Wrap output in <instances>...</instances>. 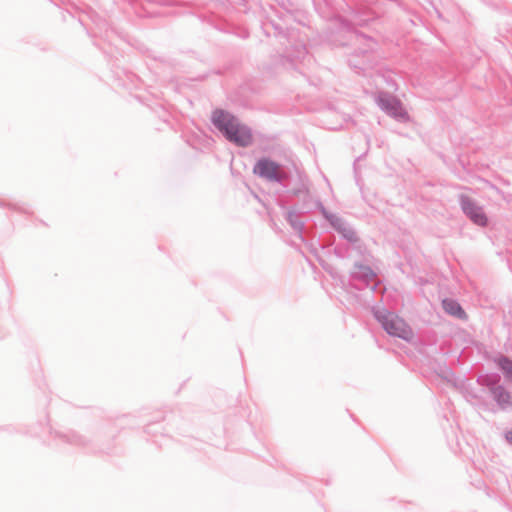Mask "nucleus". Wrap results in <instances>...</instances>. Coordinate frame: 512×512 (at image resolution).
<instances>
[{"instance_id":"nucleus-1","label":"nucleus","mask_w":512,"mask_h":512,"mask_svg":"<svg viewBox=\"0 0 512 512\" xmlns=\"http://www.w3.org/2000/svg\"><path fill=\"white\" fill-rule=\"evenodd\" d=\"M211 120L216 128L224 134L228 141L241 147H246L252 144L253 134L251 129L241 123L231 113L222 109H216L212 113Z\"/></svg>"},{"instance_id":"nucleus-2","label":"nucleus","mask_w":512,"mask_h":512,"mask_svg":"<svg viewBox=\"0 0 512 512\" xmlns=\"http://www.w3.org/2000/svg\"><path fill=\"white\" fill-rule=\"evenodd\" d=\"M375 316L388 334L406 341L413 338L411 327L399 316L384 310L377 311Z\"/></svg>"},{"instance_id":"nucleus-3","label":"nucleus","mask_w":512,"mask_h":512,"mask_svg":"<svg viewBox=\"0 0 512 512\" xmlns=\"http://www.w3.org/2000/svg\"><path fill=\"white\" fill-rule=\"evenodd\" d=\"M461 205L464 213L479 226H486L487 217L483 209L468 197H462Z\"/></svg>"},{"instance_id":"nucleus-4","label":"nucleus","mask_w":512,"mask_h":512,"mask_svg":"<svg viewBox=\"0 0 512 512\" xmlns=\"http://www.w3.org/2000/svg\"><path fill=\"white\" fill-rule=\"evenodd\" d=\"M254 173L269 180H279L281 172L279 166L268 159H261L254 167Z\"/></svg>"},{"instance_id":"nucleus-5","label":"nucleus","mask_w":512,"mask_h":512,"mask_svg":"<svg viewBox=\"0 0 512 512\" xmlns=\"http://www.w3.org/2000/svg\"><path fill=\"white\" fill-rule=\"evenodd\" d=\"M379 106L388 114L398 117L403 116V109L401 103L393 96L380 95L378 98Z\"/></svg>"},{"instance_id":"nucleus-6","label":"nucleus","mask_w":512,"mask_h":512,"mask_svg":"<svg viewBox=\"0 0 512 512\" xmlns=\"http://www.w3.org/2000/svg\"><path fill=\"white\" fill-rule=\"evenodd\" d=\"M493 395L496 401L502 406L507 407L512 405V397L508 391L499 386L493 390Z\"/></svg>"},{"instance_id":"nucleus-7","label":"nucleus","mask_w":512,"mask_h":512,"mask_svg":"<svg viewBox=\"0 0 512 512\" xmlns=\"http://www.w3.org/2000/svg\"><path fill=\"white\" fill-rule=\"evenodd\" d=\"M443 308L444 310L453 315V316H457L459 318H464L465 317V312L463 311V309L461 308V306L453 301V300H448V299H445L443 300Z\"/></svg>"},{"instance_id":"nucleus-8","label":"nucleus","mask_w":512,"mask_h":512,"mask_svg":"<svg viewBox=\"0 0 512 512\" xmlns=\"http://www.w3.org/2000/svg\"><path fill=\"white\" fill-rule=\"evenodd\" d=\"M497 363L505 374L506 379L512 383V360L506 357H500L498 358Z\"/></svg>"},{"instance_id":"nucleus-9","label":"nucleus","mask_w":512,"mask_h":512,"mask_svg":"<svg viewBox=\"0 0 512 512\" xmlns=\"http://www.w3.org/2000/svg\"><path fill=\"white\" fill-rule=\"evenodd\" d=\"M506 439L512 443V430L506 434Z\"/></svg>"},{"instance_id":"nucleus-10","label":"nucleus","mask_w":512,"mask_h":512,"mask_svg":"<svg viewBox=\"0 0 512 512\" xmlns=\"http://www.w3.org/2000/svg\"><path fill=\"white\" fill-rule=\"evenodd\" d=\"M364 270L369 272L373 276V273L369 270V268H365Z\"/></svg>"}]
</instances>
